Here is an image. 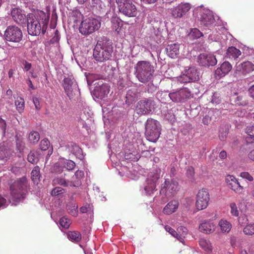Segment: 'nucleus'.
Here are the masks:
<instances>
[{"label":"nucleus","instance_id":"1","mask_svg":"<svg viewBox=\"0 0 254 254\" xmlns=\"http://www.w3.org/2000/svg\"><path fill=\"white\" fill-rule=\"evenodd\" d=\"M49 17L46 14L40 11L37 13H29L27 15V30L29 34L38 36L44 35L47 29Z\"/></svg>","mask_w":254,"mask_h":254},{"label":"nucleus","instance_id":"2","mask_svg":"<svg viewBox=\"0 0 254 254\" xmlns=\"http://www.w3.org/2000/svg\"><path fill=\"white\" fill-rule=\"evenodd\" d=\"M113 51L112 42L104 39L98 41L93 50V56L98 62H105L110 59Z\"/></svg>","mask_w":254,"mask_h":254},{"label":"nucleus","instance_id":"3","mask_svg":"<svg viewBox=\"0 0 254 254\" xmlns=\"http://www.w3.org/2000/svg\"><path fill=\"white\" fill-rule=\"evenodd\" d=\"M28 180L25 176L17 179L10 185V195L13 201L19 202L23 199L27 193Z\"/></svg>","mask_w":254,"mask_h":254},{"label":"nucleus","instance_id":"4","mask_svg":"<svg viewBox=\"0 0 254 254\" xmlns=\"http://www.w3.org/2000/svg\"><path fill=\"white\" fill-rule=\"evenodd\" d=\"M135 76L139 81L146 83L152 80L155 71L154 66L149 62L140 61L135 66Z\"/></svg>","mask_w":254,"mask_h":254},{"label":"nucleus","instance_id":"5","mask_svg":"<svg viewBox=\"0 0 254 254\" xmlns=\"http://www.w3.org/2000/svg\"><path fill=\"white\" fill-rule=\"evenodd\" d=\"M161 127L158 121L152 118L147 119L145 124V134L149 141L156 142L161 134Z\"/></svg>","mask_w":254,"mask_h":254},{"label":"nucleus","instance_id":"6","mask_svg":"<svg viewBox=\"0 0 254 254\" xmlns=\"http://www.w3.org/2000/svg\"><path fill=\"white\" fill-rule=\"evenodd\" d=\"M100 27L101 22L99 20L89 17L81 21L79 31L82 35L88 36L98 30Z\"/></svg>","mask_w":254,"mask_h":254},{"label":"nucleus","instance_id":"7","mask_svg":"<svg viewBox=\"0 0 254 254\" xmlns=\"http://www.w3.org/2000/svg\"><path fill=\"white\" fill-rule=\"evenodd\" d=\"M179 190V183L177 180L173 178H166L161 185L160 193L167 197H171L173 196Z\"/></svg>","mask_w":254,"mask_h":254},{"label":"nucleus","instance_id":"8","mask_svg":"<svg viewBox=\"0 0 254 254\" xmlns=\"http://www.w3.org/2000/svg\"><path fill=\"white\" fill-rule=\"evenodd\" d=\"M120 12L124 15L131 17L137 14V8L130 0H116Z\"/></svg>","mask_w":254,"mask_h":254},{"label":"nucleus","instance_id":"9","mask_svg":"<svg viewBox=\"0 0 254 254\" xmlns=\"http://www.w3.org/2000/svg\"><path fill=\"white\" fill-rule=\"evenodd\" d=\"M154 102L149 98H144L138 101L135 107L136 113L139 115H148L154 109Z\"/></svg>","mask_w":254,"mask_h":254},{"label":"nucleus","instance_id":"10","mask_svg":"<svg viewBox=\"0 0 254 254\" xmlns=\"http://www.w3.org/2000/svg\"><path fill=\"white\" fill-rule=\"evenodd\" d=\"M5 39L7 41L19 43L22 39V32L20 28L15 26H8L4 34Z\"/></svg>","mask_w":254,"mask_h":254},{"label":"nucleus","instance_id":"11","mask_svg":"<svg viewBox=\"0 0 254 254\" xmlns=\"http://www.w3.org/2000/svg\"><path fill=\"white\" fill-rule=\"evenodd\" d=\"M210 195L208 190L202 189L198 190L196 197L195 205L199 210L205 209L208 205Z\"/></svg>","mask_w":254,"mask_h":254},{"label":"nucleus","instance_id":"12","mask_svg":"<svg viewBox=\"0 0 254 254\" xmlns=\"http://www.w3.org/2000/svg\"><path fill=\"white\" fill-rule=\"evenodd\" d=\"M198 79L199 73L197 69L194 67H190L184 71L178 80L182 83H187L195 81Z\"/></svg>","mask_w":254,"mask_h":254},{"label":"nucleus","instance_id":"13","mask_svg":"<svg viewBox=\"0 0 254 254\" xmlns=\"http://www.w3.org/2000/svg\"><path fill=\"white\" fill-rule=\"evenodd\" d=\"M191 4L189 2H181L171 9V14L175 18H181L191 9Z\"/></svg>","mask_w":254,"mask_h":254},{"label":"nucleus","instance_id":"14","mask_svg":"<svg viewBox=\"0 0 254 254\" xmlns=\"http://www.w3.org/2000/svg\"><path fill=\"white\" fill-rule=\"evenodd\" d=\"M191 92L187 88L181 89L176 92L170 93L169 96L172 101L177 103L184 102L191 97Z\"/></svg>","mask_w":254,"mask_h":254},{"label":"nucleus","instance_id":"15","mask_svg":"<svg viewBox=\"0 0 254 254\" xmlns=\"http://www.w3.org/2000/svg\"><path fill=\"white\" fill-rule=\"evenodd\" d=\"M227 186L236 193L242 194L244 191V187L241 182L234 176L228 175L225 178Z\"/></svg>","mask_w":254,"mask_h":254},{"label":"nucleus","instance_id":"16","mask_svg":"<svg viewBox=\"0 0 254 254\" xmlns=\"http://www.w3.org/2000/svg\"><path fill=\"white\" fill-rule=\"evenodd\" d=\"M200 24L204 27H209L214 23L215 19L211 12L207 9H203L198 17Z\"/></svg>","mask_w":254,"mask_h":254},{"label":"nucleus","instance_id":"17","mask_svg":"<svg viewBox=\"0 0 254 254\" xmlns=\"http://www.w3.org/2000/svg\"><path fill=\"white\" fill-rule=\"evenodd\" d=\"M165 229L166 231L169 232L171 235L176 238L179 241L182 242L184 238L187 234V229L184 227H180L177 229V231L172 228L169 226H166Z\"/></svg>","mask_w":254,"mask_h":254},{"label":"nucleus","instance_id":"18","mask_svg":"<svg viewBox=\"0 0 254 254\" xmlns=\"http://www.w3.org/2000/svg\"><path fill=\"white\" fill-rule=\"evenodd\" d=\"M199 64L204 66L215 65L217 64L215 57L213 55L201 54L198 57Z\"/></svg>","mask_w":254,"mask_h":254},{"label":"nucleus","instance_id":"19","mask_svg":"<svg viewBox=\"0 0 254 254\" xmlns=\"http://www.w3.org/2000/svg\"><path fill=\"white\" fill-rule=\"evenodd\" d=\"M232 65L228 62H224L215 72V77L220 79L228 74L232 69Z\"/></svg>","mask_w":254,"mask_h":254},{"label":"nucleus","instance_id":"20","mask_svg":"<svg viewBox=\"0 0 254 254\" xmlns=\"http://www.w3.org/2000/svg\"><path fill=\"white\" fill-rule=\"evenodd\" d=\"M199 231L203 233L209 234L215 231V225L211 221L205 220L199 226Z\"/></svg>","mask_w":254,"mask_h":254},{"label":"nucleus","instance_id":"21","mask_svg":"<svg viewBox=\"0 0 254 254\" xmlns=\"http://www.w3.org/2000/svg\"><path fill=\"white\" fill-rule=\"evenodd\" d=\"M73 79L70 77H65L63 80V87L67 96L69 98L73 96Z\"/></svg>","mask_w":254,"mask_h":254},{"label":"nucleus","instance_id":"22","mask_svg":"<svg viewBox=\"0 0 254 254\" xmlns=\"http://www.w3.org/2000/svg\"><path fill=\"white\" fill-rule=\"evenodd\" d=\"M231 101L233 104L237 106H245L248 104V101L246 97L242 95H238L235 93L231 96Z\"/></svg>","mask_w":254,"mask_h":254},{"label":"nucleus","instance_id":"23","mask_svg":"<svg viewBox=\"0 0 254 254\" xmlns=\"http://www.w3.org/2000/svg\"><path fill=\"white\" fill-rule=\"evenodd\" d=\"M53 184L54 185H59L64 187H78L79 182L78 181L71 182V181H69V180L62 177H57L54 179Z\"/></svg>","mask_w":254,"mask_h":254},{"label":"nucleus","instance_id":"24","mask_svg":"<svg viewBox=\"0 0 254 254\" xmlns=\"http://www.w3.org/2000/svg\"><path fill=\"white\" fill-rule=\"evenodd\" d=\"M165 50L169 57L175 59L177 58L179 54V46L176 43L169 44L167 46Z\"/></svg>","mask_w":254,"mask_h":254},{"label":"nucleus","instance_id":"25","mask_svg":"<svg viewBox=\"0 0 254 254\" xmlns=\"http://www.w3.org/2000/svg\"><path fill=\"white\" fill-rule=\"evenodd\" d=\"M11 15L13 19L18 24H22L25 20L26 16L22 13L20 9L13 8L11 12Z\"/></svg>","mask_w":254,"mask_h":254},{"label":"nucleus","instance_id":"26","mask_svg":"<svg viewBox=\"0 0 254 254\" xmlns=\"http://www.w3.org/2000/svg\"><path fill=\"white\" fill-rule=\"evenodd\" d=\"M179 205V203L177 200L170 201L163 208V212L167 215L171 214L177 210Z\"/></svg>","mask_w":254,"mask_h":254},{"label":"nucleus","instance_id":"27","mask_svg":"<svg viewBox=\"0 0 254 254\" xmlns=\"http://www.w3.org/2000/svg\"><path fill=\"white\" fill-rule=\"evenodd\" d=\"M109 87L107 84H103L94 91V95L100 99H103L109 93Z\"/></svg>","mask_w":254,"mask_h":254},{"label":"nucleus","instance_id":"28","mask_svg":"<svg viewBox=\"0 0 254 254\" xmlns=\"http://www.w3.org/2000/svg\"><path fill=\"white\" fill-rule=\"evenodd\" d=\"M144 190L147 195H151L156 190V180L155 179L148 178L146 181Z\"/></svg>","mask_w":254,"mask_h":254},{"label":"nucleus","instance_id":"29","mask_svg":"<svg viewBox=\"0 0 254 254\" xmlns=\"http://www.w3.org/2000/svg\"><path fill=\"white\" fill-rule=\"evenodd\" d=\"M237 68L244 74H246L254 70V64L251 62L247 61L238 65Z\"/></svg>","mask_w":254,"mask_h":254},{"label":"nucleus","instance_id":"30","mask_svg":"<svg viewBox=\"0 0 254 254\" xmlns=\"http://www.w3.org/2000/svg\"><path fill=\"white\" fill-rule=\"evenodd\" d=\"M241 54L240 50L233 46L229 47L226 52V57L231 60H236Z\"/></svg>","mask_w":254,"mask_h":254},{"label":"nucleus","instance_id":"31","mask_svg":"<svg viewBox=\"0 0 254 254\" xmlns=\"http://www.w3.org/2000/svg\"><path fill=\"white\" fill-rule=\"evenodd\" d=\"M247 134L246 140L248 143H254V126H248L245 128Z\"/></svg>","mask_w":254,"mask_h":254},{"label":"nucleus","instance_id":"32","mask_svg":"<svg viewBox=\"0 0 254 254\" xmlns=\"http://www.w3.org/2000/svg\"><path fill=\"white\" fill-rule=\"evenodd\" d=\"M39 151L32 150L28 155L27 160L33 164H37L39 160Z\"/></svg>","mask_w":254,"mask_h":254},{"label":"nucleus","instance_id":"33","mask_svg":"<svg viewBox=\"0 0 254 254\" xmlns=\"http://www.w3.org/2000/svg\"><path fill=\"white\" fill-rule=\"evenodd\" d=\"M200 247L207 253H211L213 247L209 240L201 238L199 241Z\"/></svg>","mask_w":254,"mask_h":254},{"label":"nucleus","instance_id":"34","mask_svg":"<svg viewBox=\"0 0 254 254\" xmlns=\"http://www.w3.org/2000/svg\"><path fill=\"white\" fill-rule=\"evenodd\" d=\"M218 225L222 233H228L232 228L231 224L225 219H221L219 222Z\"/></svg>","mask_w":254,"mask_h":254},{"label":"nucleus","instance_id":"35","mask_svg":"<svg viewBox=\"0 0 254 254\" xmlns=\"http://www.w3.org/2000/svg\"><path fill=\"white\" fill-rule=\"evenodd\" d=\"M67 236L69 240L73 242L78 243L81 240V234L78 231H69Z\"/></svg>","mask_w":254,"mask_h":254},{"label":"nucleus","instance_id":"36","mask_svg":"<svg viewBox=\"0 0 254 254\" xmlns=\"http://www.w3.org/2000/svg\"><path fill=\"white\" fill-rule=\"evenodd\" d=\"M15 105L19 113L23 112L25 108V101L23 98L17 97L15 101Z\"/></svg>","mask_w":254,"mask_h":254},{"label":"nucleus","instance_id":"37","mask_svg":"<svg viewBox=\"0 0 254 254\" xmlns=\"http://www.w3.org/2000/svg\"><path fill=\"white\" fill-rule=\"evenodd\" d=\"M122 20L118 16H114L111 18L112 26L113 29L117 31L122 27Z\"/></svg>","mask_w":254,"mask_h":254},{"label":"nucleus","instance_id":"38","mask_svg":"<svg viewBox=\"0 0 254 254\" xmlns=\"http://www.w3.org/2000/svg\"><path fill=\"white\" fill-rule=\"evenodd\" d=\"M28 139L31 143L35 144L37 143L40 139L39 132L36 131L30 132L29 134Z\"/></svg>","mask_w":254,"mask_h":254},{"label":"nucleus","instance_id":"39","mask_svg":"<svg viewBox=\"0 0 254 254\" xmlns=\"http://www.w3.org/2000/svg\"><path fill=\"white\" fill-rule=\"evenodd\" d=\"M78 206L75 203H70L67 205L66 208L68 212L73 216L77 215Z\"/></svg>","mask_w":254,"mask_h":254},{"label":"nucleus","instance_id":"40","mask_svg":"<svg viewBox=\"0 0 254 254\" xmlns=\"http://www.w3.org/2000/svg\"><path fill=\"white\" fill-rule=\"evenodd\" d=\"M31 174L32 181L34 183L37 182L40 177V168L38 166L35 167L32 170Z\"/></svg>","mask_w":254,"mask_h":254},{"label":"nucleus","instance_id":"41","mask_svg":"<svg viewBox=\"0 0 254 254\" xmlns=\"http://www.w3.org/2000/svg\"><path fill=\"white\" fill-rule=\"evenodd\" d=\"M59 224L63 228L68 229L71 224V221L67 217L64 216L60 219Z\"/></svg>","mask_w":254,"mask_h":254},{"label":"nucleus","instance_id":"42","mask_svg":"<svg viewBox=\"0 0 254 254\" xmlns=\"http://www.w3.org/2000/svg\"><path fill=\"white\" fill-rule=\"evenodd\" d=\"M214 116L213 111H209L202 119V123L205 125H208L212 122Z\"/></svg>","mask_w":254,"mask_h":254},{"label":"nucleus","instance_id":"43","mask_svg":"<svg viewBox=\"0 0 254 254\" xmlns=\"http://www.w3.org/2000/svg\"><path fill=\"white\" fill-rule=\"evenodd\" d=\"M84 173L83 171L77 170L75 173L74 175L73 176V179L75 178L76 181H71V182H77V181L79 182V184L78 185V187L79 186H80V185L81 184L80 180L82 178H83L84 177Z\"/></svg>","mask_w":254,"mask_h":254},{"label":"nucleus","instance_id":"44","mask_svg":"<svg viewBox=\"0 0 254 254\" xmlns=\"http://www.w3.org/2000/svg\"><path fill=\"white\" fill-rule=\"evenodd\" d=\"M243 232L246 235H252L254 234V224L246 226L244 228Z\"/></svg>","mask_w":254,"mask_h":254},{"label":"nucleus","instance_id":"45","mask_svg":"<svg viewBox=\"0 0 254 254\" xmlns=\"http://www.w3.org/2000/svg\"><path fill=\"white\" fill-rule=\"evenodd\" d=\"M49 145L50 141L48 139L45 138L41 141L40 147L42 150H46L49 148Z\"/></svg>","mask_w":254,"mask_h":254},{"label":"nucleus","instance_id":"46","mask_svg":"<svg viewBox=\"0 0 254 254\" xmlns=\"http://www.w3.org/2000/svg\"><path fill=\"white\" fill-rule=\"evenodd\" d=\"M231 208V213L234 216H238L239 215V212L238 210L236 204L235 202L231 203L230 204Z\"/></svg>","mask_w":254,"mask_h":254},{"label":"nucleus","instance_id":"47","mask_svg":"<svg viewBox=\"0 0 254 254\" xmlns=\"http://www.w3.org/2000/svg\"><path fill=\"white\" fill-rule=\"evenodd\" d=\"M64 192V190L61 187H55L51 192L52 195H58L63 194Z\"/></svg>","mask_w":254,"mask_h":254},{"label":"nucleus","instance_id":"48","mask_svg":"<svg viewBox=\"0 0 254 254\" xmlns=\"http://www.w3.org/2000/svg\"><path fill=\"white\" fill-rule=\"evenodd\" d=\"M10 170L13 174L18 175L21 174L24 169L22 167L15 165L11 167Z\"/></svg>","mask_w":254,"mask_h":254},{"label":"nucleus","instance_id":"49","mask_svg":"<svg viewBox=\"0 0 254 254\" xmlns=\"http://www.w3.org/2000/svg\"><path fill=\"white\" fill-rule=\"evenodd\" d=\"M64 167L68 171L72 170L75 168V163L71 160H67L65 163Z\"/></svg>","mask_w":254,"mask_h":254},{"label":"nucleus","instance_id":"50","mask_svg":"<svg viewBox=\"0 0 254 254\" xmlns=\"http://www.w3.org/2000/svg\"><path fill=\"white\" fill-rule=\"evenodd\" d=\"M240 177L243 179H247L250 182H252L254 180L253 176L247 172H243L240 174Z\"/></svg>","mask_w":254,"mask_h":254},{"label":"nucleus","instance_id":"51","mask_svg":"<svg viewBox=\"0 0 254 254\" xmlns=\"http://www.w3.org/2000/svg\"><path fill=\"white\" fill-rule=\"evenodd\" d=\"M186 174L189 179H192L194 175V171L193 168L192 167H188L187 170Z\"/></svg>","mask_w":254,"mask_h":254},{"label":"nucleus","instance_id":"52","mask_svg":"<svg viewBox=\"0 0 254 254\" xmlns=\"http://www.w3.org/2000/svg\"><path fill=\"white\" fill-rule=\"evenodd\" d=\"M191 33L192 36L195 38H198L202 36V33L196 28L192 29Z\"/></svg>","mask_w":254,"mask_h":254},{"label":"nucleus","instance_id":"53","mask_svg":"<svg viewBox=\"0 0 254 254\" xmlns=\"http://www.w3.org/2000/svg\"><path fill=\"white\" fill-rule=\"evenodd\" d=\"M33 103L34 104L35 109L37 110H39L41 108V106L40 105V103L39 99L37 97H33Z\"/></svg>","mask_w":254,"mask_h":254},{"label":"nucleus","instance_id":"54","mask_svg":"<svg viewBox=\"0 0 254 254\" xmlns=\"http://www.w3.org/2000/svg\"><path fill=\"white\" fill-rule=\"evenodd\" d=\"M91 208L89 204H86V205L83 206L80 208V211L82 213H85L88 212L90 210Z\"/></svg>","mask_w":254,"mask_h":254},{"label":"nucleus","instance_id":"55","mask_svg":"<svg viewBox=\"0 0 254 254\" xmlns=\"http://www.w3.org/2000/svg\"><path fill=\"white\" fill-rule=\"evenodd\" d=\"M248 92L250 97L254 98V85H253L249 88Z\"/></svg>","mask_w":254,"mask_h":254},{"label":"nucleus","instance_id":"56","mask_svg":"<svg viewBox=\"0 0 254 254\" xmlns=\"http://www.w3.org/2000/svg\"><path fill=\"white\" fill-rule=\"evenodd\" d=\"M23 64L24 66V70L26 71H28L31 68V64L27 62V61H25Z\"/></svg>","mask_w":254,"mask_h":254},{"label":"nucleus","instance_id":"57","mask_svg":"<svg viewBox=\"0 0 254 254\" xmlns=\"http://www.w3.org/2000/svg\"><path fill=\"white\" fill-rule=\"evenodd\" d=\"M248 157L250 160L254 161V149L249 152Z\"/></svg>","mask_w":254,"mask_h":254},{"label":"nucleus","instance_id":"58","mask_svg":"<svg viewBox=\"0 0 254 254\" xmlns=\"http://www.w3.org/2000/svg\"><path fill=\"white\" fill-rule=\"evenodd\" d=\"M219 156L222 159H224L226 158V156H227L226 152L224 150L221 151L219 153Z\"/></svg>","mask_w":254,"mask_h":254},{"label":"nucleus","instance_id":"59","mask_svg":"<svg viewBox=\"0 0 254 254\" xmlns=\"http://www.w3.org/2000/svg\"><path fill=\"white\" fill-rule=\"evenodd\" d=\"M6 202V199L0 195V208L4 206Z\"/></svg>","mask_w":254,"mask_h":254},{"label":"nucleus","instance_id":"60","mask_svg":"<svg viewBox=\"0 0 254 254\" xmlns=\"http://www.w3.org/2000/svg\"><path fill=\"white\" fill-rule=\"evenodd\" d=\"M27 84L28 86H29V87L31 89H32V90L35 89L34 86L32 84V81L30 79H29L27 80Z\"/></svg>","mask_w":254,"mask_h":254},{"label":"nucleus","instance_id":"61","mask_svg":"<svg viewBox=\"0 0 254 254\" xmlns=\"http://www.w3.org/2000/svg\"><path fill=\"white\" fill-rule=\"evenodd\" d=\"M236 239L235 237H233L231 239L230 243L231 245L233 247H235L236 246Z\"/></svg>","mask_w":254,"mask_h":254},{"label":"nucleus","instance_id":"62","mask_svg":"<svg viewBox=\"0 0 254 254\" xmlns=\"http://www.w3.org/2000/svg\"><path fill=\"white\" fill-rule=\"evenodd\" d=\"M141 1H143L145 3L152 4L155 3L157 0H141Z\"/></svg>","mask_w":254,"mask_h":254},{"label":"nucleus","instance_id":"63","mask_svg":"<svg viewBox=\"0 0 254 254\" xmlns=\"http://www.w3.org/2000/svg\"><path fill=\"white\" fill-rule=\"evenodd\" d=\"M14 74V71H13V69H10L9 71H8V77L9 78L13 76V75Z\"/></svg>","mask_w":254,"mask_h":254},{"label":"nucleus","instance_id":"64","mask_svg":"<svg viewBox=\"0 0 254 254\" xmlns=\"http://www.w3.org/2000/svg\"><path fill=\"white\" fill-rule=\"evenodd\" d=\"M6 95L9 96H11L12 94V91L11 89H8L6 91Z\"/></svg>","mask_w":254,"mask_h":254}]
</instances>
